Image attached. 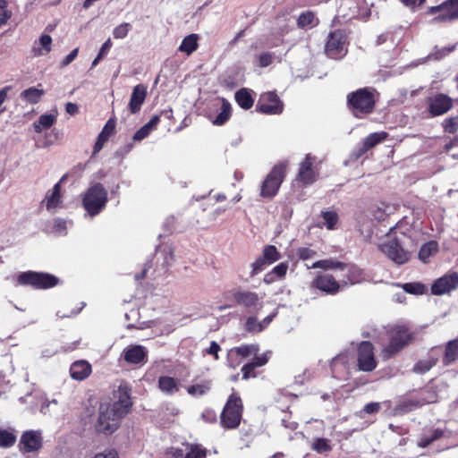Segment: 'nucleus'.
<instances>
[{
    "label": "nucleus",
    "mask_w": 458,
    "mask_h": 458,
    "mask_svg": "<svg viewBox=\"0 0 458 458\" xmlns=\"http://www.w3.org/2000/svg\"><path fill=\"white\" fill-rule=\"evenodd\" d=\"M6 0H0V25L4 24L11 17V13L6 10Z\"/></svg>",
    "instance_id": "6e6d98bb"
},
{
    "label": "nucleus",
    "mask_w": 458,
    "mask_h": 458,
    "mask_svg": "<svg viewBox=\"0 0 458 458\" xmlns=\"http://www.w3.org/2000/svg\"><path fill=\"white\" fill-rule=\"evenodd\" d=\"M206 448H203L199 445H191L187 454L185 455L182 454V458H206Z\"/></svg>",
    "instance_id": "79ce46f5"
},
{
    "label": "nucleus",
    "mask_w": 458,
    "mask_h": 458,
    "mask_svg": "<svg viewBox=\"0 0 458 458\" xmlns=\"http://www.w3.org/2000/svg\"><path fill=\"white\" fill-rule=\"evenodd\" d=\"M16 441V435L13 432V429H0V446L1 447H11L14 445Z\"/></svg>",
    "instance_id": "c9c22d12"
},
{
    "label": "nucleus",
    "mask_w": 458,
    "mask_h": 458,
    "mask_svg": "<svg viewBox=\"0 0 458 458\" xmlns=\"http://www.w3.org/2000/svg\"><path fill=\"white\" fill-rule=\"evenodd\" d=\"M131 30V25L129 22H123L113 30V37L115 39H123Z\"/></svg>",
    "instance_id": "a18cd8bd"
},
{
    "label": "nucleus",
    "mask_w": 458,
    "mask_h": 458,
    "mask_svg": "<svg viewBox=\"0 0 458 458\" xmlns=\"http://www.w3.org/2000/svg\"><path fill=\"white\" fill-rule=\"evenodd\" d=\"M58 352L57 348L53 346H46L41 350V357L42 358H51L55 356Z\"/></svg>",
    "instance_id": "69168bd1"
},
{
    "label": "nucleus",
    "mask_w": 458,
    "mask_h": 458,
    "mask_svg": "<svg viewBox=\"0 0 458 458\" xmlns=\"http://www.w3.org/2000/svg\"><path fill=\"white\" fill-rule=\"evenodd\" d=\"M427 106L431 116H439L452 108L453 99L445 94L437 93L427 98Z\"/></svg>",
    "instance_id": "4468645a"
},
{
    "label": "nucleus",
    "mask_w": 458,
    "mask_h": 458,
    "mask_svg": "<svg viewBox=\"0 0 458 458\" xmlns=\"http://www.w3.org/2000/svg\"><path fill=\"white\" fill-rule=\"evenodd\" d=\"M268 265L269 264L267 261H265V259L262 257L259 258L258 259H256V261L252 263L250 276H255L256 275L263 271L265 267Z\"/></svg>",
    "instance_id": "603ef678"
},
{
    "label": "nucleus",
    "mask_w": 458,
    "mask_h": 458,
    "mask_svg": "<svg viewBox=\"0 0 458 458\" xmlns=\"http://www.w3.org/2000/svg\"><path fill=\"white\" fill-rule=\"evenodd\" d=\"M242 413V402L235 393L230 394L221 413V424L226 428H235L240 425Z\"/></svg>",
    "instance_id": "423d86ee"
},
{
    "label": "nucleus",
    "mask_w": 458,
    "mask_h": 458,
    "mask_svg": "<svg viewBox=\"0 0 458 458\" xmlns=\"http://www.w3.org/2000/svg\"><path fill=\"white\" fill-rule=\"evenodd\" d=\"M220 101L221 106L219 109V113L216 115V117L213 120V123L215 125H223L229 120L232 114L231 104L225 98H222Z\"/></svg>",
    "instance_id": "c756f323"
},
{
    "label": "nucleus",
    "mask_w": 458,
    "mask_h": 458,
    "mask_svg": "<svg viewBox=\"0 0 458 458\" xmlns=\"http://www.w3.org/2000/svg\"><path fill=\"white\" fill-rule=\"evenodd\" d=\"M296 253H297V256L302 260L311 259L315 255L314 250H312L311 249H309V248H305V247L299 248L297 250Z\"/></svg>",
    "instance_id": "680f3d73"
},
{
    "label": "nucleus",
    "mask_w": 458,
    "mask_h": 458,
    "mask_svg": "<svg viewBox=\"0 0 458 458\" xmlns=\"http://www.w3.org/2000/svg\"><path fill=\"white\" fill-rule=\"evenodd\" d=\"M387 137V133L385 131L373 132L368 135L362 142V146L359 148L358 152L355 153V157L359 158L365 154L369 149L372 148Z\"/></svg>",
    "instance_id": "b1692460"
},
{
    "label": "nucleus",
    "mask_w": 458,
    "mask_h": 458,
    "mask_svg": "<svg viewBox=\"0 0 458 458\" xmlns=\"http://www.w3.org/2000/svg\"><path fill=\"white\" fill-rule=\"evenodd\" d=\"M114 402L112 404H101L96 430L105 435L114 433L123 417L130 411L132 405L130 396V388L127 385H121L114 393Z\"/></svg>",
    "instance_id": "f257e3e1"
},
{
    "label": "nucleus",
    "mask_w": 458,
    "mask_h": 458,
    "mask_svg": "<svg viewBox=\"0 0 458 458\" xmlns=\"http://www.w3.org/2000/svg\"><path fill=\"white\" fill-rule=\"evenodd\" d=\"M404 292L411 294H422L426 291L424 284L420 283H406L402 285Z\"/></svg>",
    "instance_id": "09e8293b"
},
{
    "label": "nucleus",
    "mask_w": 458,
    "mask_h": 458,
    "mask_svg": "<svg viewBox=\"0 0 458 458\" xmlns=\"http://www.w3.org/2000/svg\"><path fill=\"white\" fill-rule=\"evenodd\" d=\"M444 130L448 133H454L458 130V116L445 119L443 123Z\"/></svg>",
    "instance_id": "3c124183"
},
{
    "label": "nucleus",
    "mask_w": 458,
    "mask_h": 458,
    "mask_svg": "<svg viewBox=\"0 0 458 458\" xmlns=\"http://www.w3.org/2000/svg\"><path fill=\"white\" fill-rule=\"evenodd\" d=\"M394 227L390 228L387 239L380 244L381 251L397 265H403L410 259V253L402 247L399 240L394 237Z\"/></svg>",
    "instance_id": "0eeeda50"
},
{
    "label": "nucleus",
    "mask_w": 458,
    "mask_h": 458,
    "mask_svg": "<svg viewBox=\"0 0 458 458\" xmlns=\"http://www.w3.org/2000/svg\"><path fill=\"white\" fill-rule=\"evenodd\" d=\"M312 268L337 269L336 276L340 279L343 288L349 284H355L364 280L362 270L355 265L344 264L333 259L319 260L311 266Z\"/></svg>",
    "instance_id": "f03ea898"
},
{
    "label": "nucleus",
    "mask_w": 458,
    "mask_h": 458,
    "mask_svg": "<svg viewBox=\"0 0 458 458\" xmlns=\"http://www.w3.org/2000/svg\"><path fill=\"white\" fill-rule=\"evenodd\" d=\"M458 287V273L445 274L434 282L431 293L435 295H443L455 290Z\"/></svg>",
    "instance_id": "dca6fc26"
},
{
    "label": "nucleus",
    "mask_w": 458,
    "mask_h": 458,
    "mask_svg": "<svg viewBox=\"0 0 458 458\" xmlns=\"http://www.w3.org/2000/svg\"><path fill=\"white\" fill-rule=\"evenodd\" d=\"M437 364V359L428 358L419 360L413 367V371L417 374H424Z\"/></svg>",
    "instance_id": "4c0bfd02"
},
{
    "label": "nucleus",
    "mask_w": 458,
    "mask_h": 458,
    "mask_svg": "<svg viewBox=\"0 0 458 458\" xmlns=\"http://www.w3.org/2000/svg\"><path fill=\"white\" fill-rule=\"evenodd\" d=\"M270 356H271V352L268 351V352H266L262 353L259 356H256L252 360L251 362L254 363L257 368L262 367L265 364H267V362L268 361Z\"/></svg>",
    "instance_id": "13d9d810"
},
{
    "label": "nucleus",
    "mask_w": 458,
    "mask_h": 458,
    "mask_svg": "<svg viewBox=\"0 0 458 458\" xmlns=\"http://www.w3.org/2000/svg\"><path fill=\"white\" fill-rule=\"evenodd\" d=\"M45 95V91L38 87H30L21 92L20 98L22 101L36 105L38 104L42 97Z\"/></svg>",
    "instance_id": "bb28decb"
},
{
    "label": "nucleus",
    "mask_w": 458,
    "mask_h": 458,
    "mask_svg": "<svg viewBox=\"0 0 458 458\" xmlns=\"http://www.w3.org/2000/svg\"><path fill=\"white\" fill-rule=\"evenodd\" d=\"M286 165H276L271 172L267 175L261 185L260 195L263 198L271 199L275 197L285 176Z\"/></svg>",
    "instance_id": "6e6552de"
},
{
    "label": "nucleus",
    "mask_w": 458,
    "mask_h": 458,
    "mask_svg": "<svg viewBox=\"0 0 458 458\" xmlns=\"http://www.w3.org/2000/svg\"><path fill=\"white\" fill-rule=\"evenodd\" d=\"M262 258L270 265L280 259L281 255L274 245H267L263 250Z\"/></svg>",
    "instance_id": "a19ab883"
},
{
    "label": "nucleus",
    "mask_w": 458,
    "mask_h": 458,
    "mask_svg": "<svg viewBox=\"0 0 458 458\" xmlns=\"http://www.w3.org/2000/svg\"><path fill=\"white\" fill-rule=\"evenodd\" d=\"M412 340V335L403 326L394 327L389 331V344L382 350V356L387 360L398 353Z\"/></svg>",
    "instance_id": "39448f33"
},
{
    "label": "nucleus",
    "mask_w": 458,
    "mask_h": 458,
    "mask_svg": "<svg viewBox=\"0 0 458 458\" xmlns=\"http://www.w3.org/2000/svg\"><path fill=\"white\" fill-rule=\"evenodd\" d=\"M347 104L352 114L361 118L372 113L375 106L374 95L368 89H360L348 94Z\"/></svg>",
    "instance_id": "7ed1b4c3"
},
{
    "label": "nucleus",
    "mask_w": 458,
    "mask_h": 458,
    "mask_svg": "<svg viewBox=\"0 0 458 458\" xmlns=\"http://www.w3.org/2000/svg\"><path fill=\"white\" fill-rule=\"evenodd\" d=\"M91 373V365L86 360H77L71 365L70 375L75 380H83Z\"/></svg>",
    "instance_id": "393cba45"
},
{
    "label": "nucleus",
    "mask_w": 458,
    "mask_h": 458,
    "mask_svg": "<svg viewBox=\"0 0 458 458\" xmlns=\"http://www.w3.org/2000/svg\"><path fill=\"white\" fill-rule=\"evenodd\" d=\"M79 48L73 49L68 55H66L61 62V67L69 65L78 55Z\"/></svg>",
    "instance_id": "e2e57ef3"
},
{
    "label": "nucleus",
    "mask_w": 458,
    "mask_h": 458,
    "mask_svg": "<svg viewBox=\"0 0 458 458\" xmlns=\"http://www.w3.org/2000/svg\"><path fill=\"white\" fill-rule=\"evenodd\" d=\"M347 52L345 35L342 30H335L328 36L326 44V53L333 59H338L345 55Z\"/></svg>",
    "instance_id": "9b49d317"
},
{
    "label": "nucleus",
    "mask_w": 458,
    "mask_h": 458,
    "mask_svg": "<svg viewBox=\"0 0 458 458\" xmlns=\"http://www.w3.org/2000/svg\"><path fill=\"white\" fill-rule=\"evenodd\" d=\"M318 24V20L312 12L307 11L300 14L298 18V25L301 28L314 27Z\"/></svg>",
    "instance_id": "ea45409f"
},
{
    "label": "nucleus",
    "mask_w": 458,
    "mask_h": 458,
    "mask_svg": "<svg viewBox=\"0 0 458 458\" xmlns=\"http://www.w3.org/2000/svg\"><path fill=\"white\" fill-rule=\"evenodd\" d=\"M107 140H108V138L106 136L99 133V135L98 137V140H97V141L95 143V146H94L93 154L98 153L102 149L105 142Z\"/></svg>",
    "instance_id": "0e129e2a"
},
{
    "label": "nucleus",
    "mask_w": 458,
    "mask_h": 458,
    "mask_svg": "<svg viewBox=\"0 0 458 458\" xmlns=\"http://www.w3.org/2000/svg\"><path fill=\"white\" fill-rule=\"evenodd\" d=\"M156 268L160 276L166 273L168 267L174 261V249L170 245L160 246L155 254Z\"/></svg>",
    "instance_id": "a211bd4d"
},
{
    "label": "nucleus",
    "mask_w": 458,
    "mask_h": 458,
    "mask_svg": "<svg viewBox=\"0 0 458 458\" xmlns=\"http://www.w3.org/2000/svg\"><path fill=\"white\" fill-rule=\"evenodd\" d=\"M430 14L438 13L433 21L436 22H447L458 20V0H447L441 4L429 8Z\"/></svg>",
    "instance_id": "9d476101"
},
{
    "label": "nucleus",
    "mask_w": 458,
    "mask_h": 458,
    "mask_svg": "<svg viewBox=\"0 0 458 458\" xmlns=\"http://www.w3.org/2000/svg\"><path fill=\"white\" fill-rule=\"evenodd\" d=\"M158 387L165 394L172 395L179 391V384L172 377L162 376L158 378Z\"/></svg>",
    "instance_id": "cd10ccee"
},
{
    "label": "nucleus",
    "mask_w": 458,
    "mask_h": 458,
    "mask_svg": "<svg viewBox=\"0 0 458 458\" xmlns=\"http://www.w3.org/2000/svg\"><path fill=\"white\" fill-rule=\"evenodd\" d=\"M66 178V175H64L60 182L55 184L51 192H47L45 202L46 208L50 212H55L57 208H61L62 200H61V182Z\"/></svg>",
    "instance_id": "5701e85b"
},
{
    "label": "nucleus",
    "mask_w": 458,
    "mask_h": 458,
    "mask_svg": "<svg viewBox=\"0 0 458 458\" xmlns=\"http://www.w3.org/2000/svg\"><path fill=\"white\" fill-rule=\"evenodd\" d=\"M93 458H118V456L114 450H105L102 453L97 454Z\"/></svg>",
    "instance_id": "774afa93"
},
{
    "label": "nucleus",
    "mask_w": 458,
    "mask_h": 458,
    "mask_svg": "<svg viewBox=\"0 0 458 458\" xmlns=\"http://www.w3.org/2000/svg\"><path fill=\"white\" fill-rule=\"evenodd\" d=\"M233 298L238 305L246 309H255L258 306L262 307L261 297L258 293L250 291H237L233 293Z\"/></svg>",
    "instance_id": "412c9836"
},
{
    "label": "nucleus",
    "mask_w": 458,
    "mask_h": 458,
    "mask_svg": "<svg viewBox=\"0 0 458 458\" xmlns=\"http://www.w3.org/2000/svg\"><path fill=\"white\" fill-rule=\"evenodd\" d=\"M322 218L324 220V225L329 230L334 229L335 225H336V223L338 221V216L334 211L322 212Z\"/></svg>",
    "instance_id": "8fccbe9b"
},
{
    "label": "nucleus",
    "mask_w": 458,
    "mask_h": 458,
    "mask_svg": "<svg viewBox=\"0 0 458 458\" xmlns=\"http://www.w3.org/2000/svg\"><path fill=\"white\" fill-rule=\"evenodd\" d=\"M288 269V265L286 263H280L276 267H275L272 271L267 274L264 277V281L266 284H271L276 279L282 278L285 276Z\"/></svg>",
    "instance_id": "72a5a7b5"
},
{
    "label": "nucleus",
    "mask_w": 458,
    "mask_h": 458,
    "mask_svg": "<svg viewBox=\"0 0 458 458\" xmlns=\"http://www.w3.org/2000/svg\"><path fill=\"white\" fill-rule=\"evenodd\" d=\"M234 351L240 356L248 357L251 354H257L259 351V346L258 344H245L236 347Z\"/></svg>",
    "instance_id": "c03bdc74"
},
{
    "label": "nucleus",
    "mask_w": 458,
    "mask_h": 458,
    "mask_svg": "<svg viewBox=\"0 0 458 458\" xmlns=\"http://www.w3.org/2000/svg\"><path fill=\"white\" fill-rule=\"evenodd\" d=\"M114 129L115 121L111 118L106 122L100 133L109 138L114 132Z\"/></svg>",
    "instance_id": "052dcab7"
},
{
    "label": "nucleus",
    "mask_w": 458,
    "mask_h": 458,
    "mask_svg": "<svg viewBox=\"0 0 458 458\" xmlns=\"http://www.w3.org/2000/svg\"><path fill=\"white\" fill-rule=\"evenodd\" d=\"M311 449L318 454H325L331 451L329 440L323 437H317L313 439Z\"/></svg>",
    "instance_id": "e433bc0d"
},
{
    "label": "nucleus",
    "mask_w": 458,
    "mask_h": 458,
    "mask_svg": "<svg viewBox=\"0 0 458 458\" xmlns=\"http://www.w3.org/2000/svg\"><path fill=\"white\" fill-rule=\"evenodd\" d=\"M199 40V36L198 34L192 33L186 36L179 47V51L188 55H191L198 48Z\"/></svg>",
    "instance_id": "c85d7f7f"
},
{
    "label": "nucleus",
    "mask_w": 458,
    "mask_h": 458,
    "mask_svg": "<svg viewBox=\"0 0 458 458\" xmlns=\"http://www.w3.org/2000/svg\"><path fill=\"white\" fill-rule=\"evenodd\" d=\"M17 281L21 285H30L36 289L54 287L59 282L58 278L53 275L33 271L21 273Z\"/></svg>",
    "instance_id": "1a4fd4ad"
},
{
    "label": "nucleus",
    "mask_w": 458,
    "mask_h": 458,
    "mask_svg": "<svg viewBox=\"0 0 458 458\" xmlns=\"http://www.w3.org/2000/svg\"><path fill=\"white\" fill-rule=\"evenodd\" d=\"M312 285L329 295H335L343 289L340 279L336 276L328 273L318 274Z\"/></svg>",
    "instance_id": "ddd939ff"
},
{
    "label": "nucleus",
    "mask_w": 458,
    "mask_h": 458,
    "mask_svg": "<svg viewBox=\"0 0 458 458\" xmlns=\"http://www.w3.org/2000/svg\"><path fill=\"white\" fill-rule=\"evenodd\" d=\"M314 160V157L307 154L304 160L300 164L297 179L305 185L313 183L317 179L318 174L312 168Z\"/></svg>",
    "instance_id": "aec40b11"
},
{
    "label": "nucleus",
    "mask_w": 458,
    "mask_h": 458,
    "mask_svg": "<svg viewBox=\"0 0 458 458\" xmlns=\"http://www.w3.org/2000/svg\"><path fill=\"white\" fill-rule=\"evenodd\" d=\"M112 46L111 39L108 38L101 47L98 55L95 57L92 62V67L96 66L98 62L107 54Z\"/></svg>",
    "instance_id": "864d4df0"
},
{
    "label": "nucleus",
    "mask_w": 458,
    "mask_h": 458,
    "mask_svg": "<svg viewBox=\"0 0 458 458\" xmlns=\"http://www.w3.org/2000/svg\"><path fill=\"white\" fill-rule=\"evenodd\" d=\"M148 350L142 345H129L123 349L122 357L129 364L138 365L147 361Z\"/></svg>",
    "instance_id": "6ab92c4d"
},
{
    "label": "nucleus",
    "mask_w": 458,
    "mask_h": 458,
    "mask_svg": "<svg viewBox=\"0 0 458 458\" xmlns=\"http://www.w3.org/2000/svg\"><path fill=\"white\" fill-rule=\"evenodd\" d=\"M235 100L237 104L243 109H250L254 103L250 90L248 89H241L235 93Z\"/></svg>",
    "instance_id": "7c9ffc66"
},
{
    "label": "nucleus",
    "mask_w": 458,
    "mask_h": 458,
    "mask_svg": "<svg viewBox=\"0 0 458 458\" xmlns=\"http://www.w3.org/2000/svg\"><path fill=\"white\" fill-rule=\"evenodd\" d=\"M437 250V243L436 242H429L425 243L419 251V259L427 262L428 259Z\"/></svg>",
    "instance_id": "58836bf2"
},
{
    "label": "nucleus",
    "mask_w": 458,
    "mask_h": 458,
    "mask_svg": "<svg viewBox=\"0 0 458 458\" xmlns=\"http://www.w3.org/2000/svg\"><path fill=\"white\" fill-rule=\"evenodd\" d=\"M42 445V434L39 430H27L21 437L19 447L24 453L38 451Z\"/></svg>",
    "instance_id": "f3484780"
},
{
    "label": "nucleus",
    "mask_w": 458,
    "mask_h": 458,
    "mask_svg": "<svg viewBox=\"0 0 458 458\" xmlns=\"http://www.w3.org/2000/svg\"><path fill=\"white\" fill-rule=\"evenodd\" d=\"M147 97V87L143 84H138L133 88L129 102V109L131 114L140 112L142 104Z\"/></svg>",
    "instance_id": "4be33fe9"
},
{
    "label": "nucleus",
    "mask_w": 458,
    "mask_h": 458,
    "mask_svg": "<svg viewBox=\"0 0 458 458\" xmlns=\"http://www.w3.org/2000/svg\"><path fill=\"white\" fill-rule=\"evenodd\" d=\"M274 55L269 52H262L258 56L259 65L260 67H267L273 62Z\"/></svg>",
    "instance_id": "5fc2aeb1"
},
{
    "label": "nucleus",
    "mask_w": 458,
    "mask_h": 458,
    "mask_svg": "<svg viewBox=\"0 0 458 458\" xmlns=\"http://www.w3.org/2000/svg\"><path fill=\"white\" fill-rule=\"evenodd\" d=\"M380 409V404L378 403H367L364 408L363 411L368 414H373L377 413Z\"/></svg>",
    "instance_id": "338daca9"
},
{
    "label": "nucleus",
    "mask_w": 458,
    "mask_h": 458,
    "mask_svg": "<svg viewBox=\"0 0 458 458\" xmlns=\"http://www.w3.org/2000/svg\"><path fill=\"white\" fill-rule=\"evenodd\" d=\"M458 358V340L449 341L445 346L444 363L448 365Z\"/></svg>",
    "instance_id": "473e14b6"
},
{
    "label": "nucleus",
    "mask_w": 458,
    "mask_h": 458,
    "mask_svg": "<svg viewBox=\"0 0 458 458\" xmlns=\"http://www.w3.org/2000/svg\"><path fill=\"white\" fill-rule=\"evenodd\" d=\"M56 121L55 114H45L39 116L38 120L33 123L34 130L40 133L43 129L50 128Z\"/></svg>",
    "instance_id": "2f4dec72"
},
{
    "label": "nucleus",
    "mask_w": 458,
    "mask_h": 458,
    "mask_svg": "<svg viewBox=\"0 0 458 458\" xmlns=\"http://www.w3.org/2000/svg\"><path fill=\"white\" fill-rule=\"evenodd\" d=\"M349 362V358L347 354H339L338 356L335 357L331 361V369L332 373L335 377H339V375L336 373V369L339 365H342L343 367H346V365Z\"/></svg>",
    "instance_id": "de8ad7c7"
},
{
    "label": "nucleus",
    "mask_w": 458,
    "mask_h": 458,
    "mask_svg": "<svg viewBox=\"0 0 458 458\" xmlns=\"http://www.w3.org/2000/svg\"><path fill=\"white\" fill-rule=\"evenodd\" d=\"M257 367L255 366L254 363H252L251 361L245 364L242 369V378L243 379H248L250 378V377H255V374L253 373L254 369H256Z\"/></svg>",
    "instance_id": "bf43d9fd"
},
{
    "label": "nucleus",
    "mask_w": 458,
    "mask_h": 458,
    "mask_svg": "<svg viewBox=\"0 0 458 458\" xmlns=\"http://www.w3.org/2000/svg\"><path fill=\"white\" fill-rule=\"evenodd\" d=\"M107 191L101 183H94L85 192L82 205L90 216L98 215L106 207L108 198Z\"/></svg>",
    "instance_id": "20e7f679"
},
{
    "label": "nucleus",
    "mask_w": 458,
    "mask_h": 458,
    "mask_svg": "<svg viewBox=\"0 0 458 458\" xmlns=\"http://www.w3.org/2000/svg\"><path fill=\"white\" fill-rule=\"evenodd\" d=\"M210 389V384L209 382H205L203 384H197L193 386H190L187 388V392L189 394L192 396H201L208 393V391Z\"/></svg>",
    "instance_id": "37998d69"
},
{
    "label": "nucleus",
    "mask_w": 458,
    "mask_h": 458,
    "mask_svg": "<svg viewBox=\"0 0 458 458\" xmlns=\"http://www.w3.org/2000/svg\"><path fill=\"white\" fill-rule=\"evenodd\" d=\"M284 105L274 92L262 94L257 104V110L266 114H278L283 112Z\"/></svg>",
    "instance_id": "2eb2a0df"
},
{
    "label": "nucleus",
    "mask_w": 458,
    "mask_h": 458,
    "mask_svg": "<svg viewBox=\"0 0 458 458\" xmlns=\"http://www.w3.org/2000/svg\"><path fill=\"white\" fill-rule=\"evenodd\" d=\"M52 38L49 35H42L38 40L40 47H34L33 51L37 55H43L50 52Z\"/></svg>",
    "instance_id": "f704fd0d"
},
{
    "label": "nucleus",
    "mask_w": 458,
    "mask_h": 458,
    "mask_svg": "<svg viewBox=\"0 0 458 458\" xmlns=\"http://www.w3.org/2000/svg\"><path fill=\"white\" fill-rule=\"evenodd\" d=\"M358 367L365 372H370L377 368V360L374 356V348L370 342L363 341L358 348Z\"/></svg>",
    "instance_id": "f8f14e48"
},
{
    "label": "nucleus",
    "mask_w": 458,
    "mask_h": 458,
    "mask_svg": "<svg viewBox=\"0 0 458 458\" xmlns=\"http://www.w3.org/2000/svg\"><path fill=\"white\" fill-rule=\"evenodd\" d=\"M245 330L252 334H257L263 331L260 321H258L256 316H250L247 318L245 323Z\"/></svg>",
    "instance_id": "49530a36"
},
{
    "label": "nucleus",
    "mask_w": 458,
    "mask_h": 458,
    "mask_svg": "<svg viewBox=\"0 0 458 458\" xmlns=\"http://www.w3.org/2000/svg\"><path fill=\"white\" fill-rule=\"evenodd\" d=\"M444 436V430L440 428H432L424 432L418 439L417 445L420 448H425L432 444L434 441L438 440Z\"/></svg>",
    "instance_id": "a878e982"
},
{
    "label": "nucleus",
    "mask_w": 458,
    "mask_h": 458,
    "mask_svg": "<svg viewBox=\"0 0 458 458\" xmlns=\"http://www.w3.org/2000/svg\"><path fill=\"white\" fill-rule=\"evenodd\" d=\"M151 130L145 124L134 133L132 139L134 141H140L147 138Z\"/></svg>",
    "instance_id": "4d7b16f0"
}]
</instances>
